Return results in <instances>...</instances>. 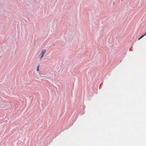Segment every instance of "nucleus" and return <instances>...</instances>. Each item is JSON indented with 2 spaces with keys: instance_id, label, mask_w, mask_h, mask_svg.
I'll list each match as a JSON object with an SVG mask.
<instances>
[{
  "instance_id": "f257e3e1",
  "label": "nucleus",
  "mask_w": 146,
  "mask_h": 146,
  "mask_svg": "<svg viewBox=\"0 0 146 146\" xmlns=\"http://www.w3.org/2000/svg\"><path fill=\"white\" fill-rule=\"evenodd\" d=\"M46 52V50L45 49L43 50L39 54V56L40 57V58L41 59H42L43 58V56L44 54Z\"/></svg>"
},
{
  "instance_id": "f03ea898",
  "label": "nucleus",
  "mask_w": 146,
  "mask_h": 146,
  "mask_svg": "<svg viewBox=\"0 0 146 146\" xmlns=\"http://www.w3.org/2000/svg\"><path fill=\"white\" fill-rule=\"evenodd\" d=\"M145 35V34L141 36L138 39L139 40H140V39H141V38H142L143 37H144Z\"/></svg>"
},
{
  "instance_id": "7ed1b4c3",
  "label": "nucleus",
  "mask_w": 146,
  "mask_h": 146,
  "mask_svg": "<svg viewBox=\"0 0 146 146\" xmlns=\"http://www.w3.org/2000/svg\"><path fill=\"white\" fill-rule=\"evenodd\" d=\"M39 65H38L37 67V70L38 71L39 70Z\"/></svg>"
},
{
  "instance_id": "20e7f679",
  "label": "nucleus",
  "mask_w": 146,
  "mask_h": 146,
  "mask_svg": "<svg viewBox=\"0 0 146 146\" xmlns=\"http://www.w3.org/2000/svg\"><path fill=\"white\" fill-rule=\"evenodd\" d=\"M145 35H146V33L145 34Z\"/></svg>"
}]
</instances>
